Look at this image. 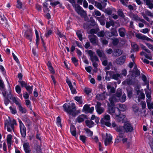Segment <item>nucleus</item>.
Wrapping results in <instances>:
<instances>
[{
    "label": "nucleus",
    "instance_id": "nucleus-59",
    "mask_svg": "<svg viewBox=\"0 0 153 153\" xmlns=\"http://www.w3.org/2000/svg\"><path fill=\"white\" fill-rule=\"evenodd\" d=\"M22 3L20 2L19 0H17V7L19 9L21 8L22 7Z\"/></svg>",
    "mask_w": 153,
    "mask_h": 153
},
{
    "label": "nucleus",
    "instance_id": "nucleus-56",
    "mask_svg": "<svg viewBox=\"0 0 153 153\" xmlns=\"http://www.w3.org/2000/svg\"><path fill=\"white\" fill-rule=\"evenodd\" d=\"M105 35L107 38H108L112 36L111 32H110L109 31H106L105 33Z\"/></svg>",
    "mask_w": 153,
    "mask_h": 153
},
{
    "label": "nucleus",
    "instance_id": "nucleus-34",
    "mask_svg": "<svg viewBox=\"0 0 153 153\" xmlns=\"http://www.w3.org/2000/svg\"><path fill=\"white\" fill-rule=\"evenodd\" d=\"M0 71L4 76L5 77L6 76L5 70L3 66L1 65H0Z\"/></svg>",
    "mask_w": 153,
    "mask_h": 153
},
{
    "label": "nucleus",
    "instance_id": "nucleus-55",
    "mask_svg": "<svg viewBox=\"0 0 153 153\" xmlns=\"http://www.w3.org/2000/svg\"><path fill=\"white\" fill-rule=\"evenodd\" d=\"M86 137L85 136L80 135L79 137L80 140L82 141L83 143H85Z\"/></svg>",
    "mask_w": 153,
    "mask_h": 153
},
{
    "label": "nucleus",
    "instance_id": "nucleus-15",
    "mask_svg": "<svg viewBox=\"0 0 153 153\" xmlns=\"http://www.w3.org/2000/svg\"><path fill=\"white\" fill-rule=\"evenodd\" d=\"M101 104L100 102H98L95 107L97 112L99 114H100L103 113L104 110V108L101 107Z\"/></svg>",
    "mask_w": 153,
    "mask_h": 153
},
{
    "label": "nucleus",
    "instance_id": "nucleus-50",
    "mask_svg": "<svg viewBox=\"0 0 153 153\" xmlns=\"http://www.w3.org/2000/svg\"><path fill=\"white\" fill-rule=\"evenodd\" d=\"M84 91L87 95H89L91 92V89L89 88H85Z\"/></svg>",
    "mask_w": 153,
    "mask_h": 153
},
{
    "label": "nucleus",
    "instance_id": "nucleus-10",
    "mask_svg": "<svg viewBox=\"0 0 153 153\" xmlns=\"http://www.w3.org/2000/svg\"><path fill=\"white\" fill-rule=\"evenodd\" d=\"M76 11L82 17H84L86 15V12L79 6L75 7H74Z\"/></svg>",
    "mask_w": 153,
    "mask_h": 153
},
{
    "label": "nucleus",
    "instance_id": "nucleus-57",
    "mask_svg": "<svg viewBox=\"0 0 153 153\" xmlns=\"http://www.w3.org/2000/svg\"><path fill=\"white\" fill-rule=\"evenodd\" d=\"M71 60L72 62L75 64V65L76 66L78 65L77 60L75 57H72L71 58Z\"/></svg>",
    "mask_w": 153,
    "mask_h": 153
},
{
    "label": "nucleus",
    "instance_id": "nucleus-45",
    "mask_svg": "<svg viewBox=\"0 0 153 153\" xmlns=\"http://www.w3.org/2000/svg\"><path fill=\"white\" fill-rule=\"evenodd\" d=\"M53 31L51 30H48L45 34L46 37H48L52 33Z\"/></svg>",
    "mask_w": 153,
    "mask_h": 153
},
{
    "label": "nucleus",
    "instance_id": "nucleus-2",
    "mask_svg": "<svg viewBox=\"0 0 153 153\" xmlns=\"http://www.w3.org/2000/svg\"><path fill=\"white\" fill-rule=\"evenodd\" d=\"M113 106L111 104L110 105L108 106V113L112 115L116 120L118 121H122V123L124 122V119L125 118V116L122 114H120V111L118 108L113 107L114 105Z\"/></svg>",
    "mask_w": 153,
    "mask_h": 153
},
{
    "label": "nucleus",
    "instance_id": "nucleus-60",
    "mask_svg": "<svg viewBox=\"0 0 153 153\" xmlns=\"http://www.w3.org/2000/svg\"><path fill=\"white\" fill-rule=\"evenodd\" d=\"M97 36L99 37H103L105 35V33L104 31H101L99 32H97Z\"/></svg>",
    "mask_w": 153,
    "mask_h": 153
},
{
    "label": "nucleus",
    "instance_id": "nucleus-23",
    "mask_svg": "<svg viewBox=\"0 0 153 153\" xmlns=\"http://www.w3.org/2000/svg\"><path fill=\"white\" fill-rule=\"evenodd\" d=\"M120 36L121 37H124L126 33V30L125 28L121 27L118 30Z\"/></svg>",
    "mask_w": 153,
    "mask_h": 153
},
{
    "label": "nucleus",
    "instance_id": "nucleus-32",
    "mask_svg": "<svg viewBox=\"0 0 153 153\" xmlns=\"http://www.w3.org/2000/svg\"><path fill=\"white\" fill-rule=\"evenodd\" d=\"M84 130L85 131L88 136L91 137L92 136L93 134V132L92 131H91L90 129L87 128H85Z\"/></svg>",
    "mask_w": 153,
    "mask_h": 153
},
{
    "label": "nucleus",
    "instance_id": "nucleus-28",
    "mask_svg": "<svg viewBox=\"0 0 153 153\" xmlns=\"http://www.w3.org/2000/svg\"><path fill=\"white\" fill-rule=\"evenodd\" d=\"M85 118V115L82 114L78 116L76 120L77 122L79 123L82 122Z\"/></svg>",
    "mask_w": 153,
    "mask_h": 153
},
{
    "label": "nucleus",
    "instance_id": "nucleus-63",
    "mask_svg": "<svg viewBox=\"0 0 153 153\" xmlns=\"http://www.w3.org/2000/svg\"><path fill=\"white\" fill-rule=\"evenodd\" d=\"M127 74V72L126 70L125 69H123L121 71V75L125 76H126Z\"/></svg>",
    "mask_w": 153,
    "mask_h": 153
},
{
    "label": "nucleus",
    "instance_id": "nucleus-1",
    "mask_svg": "<svg viewBox=\"0 0 153 153\" xmlns=\"http://www.w3.org/2000/svg\"><path fill=\"white\" fill-rule=\"evenodd\" d=\"M134 67V71L132 75L130 76L129 75H128V79H127L124 81L122 82V84L123 85H131L132 84V79H134L135 77L140 75V72L138 70L136 65L135 64L134 61L130 62L128 64V67L130 68H132L133 66Z\"/></svg>",
    "mask_w": 153,
    "mask_h": 153
},
{
    "label": "nucleus",
    "instance_id": "nucleus-17",
    "mask_svg": "<svg viewBox=\"0 0 153 153\" xmlns=\"http://www.w3.org/2000/svg\"><path fill=\"white\" fill-rule=\"evenodd\" d=\"M126 56H123L116 59V62L118 64H123L125 61Z\"/></svg>",
    "mask_w": 153,
    "mask_h": 153
},
{
    "label": "nucleus",
    "instance_id": "nucleus-6",
    "mask_svg": "<svg viewBox=\"0 0 153 153\" xmlns=\"http://www.w3.org/2000/svg\"><path fill=\"white\" fill-rule=\"evenodd\" d=\"M114 72L112 71H107L106 72V76L105 77V80L109 81L111 77L116 80H118L119 78H121L120 74H114Z\"/></svg>",
    "mask_w": 153,
    "mask_h": 153
},
{
    "label": "nucleus",
    "instance_id": "nucleus-8",
    "mask_svg": "<svg viewBox=\"0 0 153 153\" xmlns=\"http://www.w3.org/2000/svg\"><path fill=\"white\" fill-rule=\"evenodd\" d=\"M102 138L105 139L104 144L105 146H107L111 142L112 137L110 134L106 133L105 136L102 134Z\"/></svg>",
    "mask_w": 153,
    "mask_h": 153
},
{
    "label": "nucleus",
    "instance_id": "nucleus-20",
    "mask_svg": "<svg viewBox=\"0 0 153 153\" xmlns=\"http://www.w3.org/2000/svg\"><path fill=\"white\" fill-rule=\"evenodd\" d=\"M106 94L105 93L97 94L96 96V98L98 100H104L106 97Z\"/></svg>",
    "mask_w": 153,
    "mask_h": 153
},
{
    "label": "nucleus",
    "instance_id": "nucleus-31",
    "mask_svg": "<svg viewBox=\"0 0 153 153\" xmlns=\"http://www.w3.org/2000/svg\"><path fill=\"white\" fill-rule=\"evenodd\" d=\"M85 122L86 126L89 128H91L94 125V123L91 120H86Z\"/></svg>",
    "mask_w": 153,
    "mask_h": 153
},
{
    "label": "nucleus",
    "instance_id": "nucleus-30",
    "mask_svg": "<svg viewBox=\"0 0 153 153\" xmlns=\"http://www.w3.org/2000/svg\"><path fill=\"white\" fill-rule=\"evenodd\" d=\"M112 83H110L107 86L108 89H110V92L111 93H114L115 91V89L113 87H112Z\"/></svg>",
    "mask_w": 153,
    "mask_h": 153
},
{
    "label": "nucleus",
    "instance_id": "nucleus-22",
    "mask_svg": "<svg viewBox=\"0 0 153 153\" xmlns=\"http://www.w3.org/2000/svg\"><path fill=\"white\" fill-rule=\"evenodd\" d=\"M137 95H139L138 97V100L144 99L145 98V95L143 93V91H142L138 90L136 91Z\"/></svg>",
    "mask_w": 153,
    "mask_h": 153
},
{
    "label": "nucleus",
    "instance_id": "nucleus-4",
    "mask_svg": "<svg viewBox=\"0 0 153 153\" xmlns=\"http://www.w3.org/2000/svg\"><path fill=\"white\" fill-rule=\"evenodd\" d=\"M64 111L70 115L74 116L75 115V111L76 110V107L74 103L71 104L65 103L63 105Z\"/></svg>",
    "mask_w": 153,
    "mask_h": 153
},
{
    "label": "nucleus",
    "instance_id": "nucleus-41",
    "mask_svg": "<svg viewBox=\"0 0 153 153\" xmlns=\"http://www.w3.org/2000/svg\"><path fill=\"white\" fill-rule=\"evenodd\" d=\"M76 35L80 41L82 40V35L81 32L79 30L76 31Z\"/></svg>",
    "mask_w": 153,
    "mask_h": 153
},
{
    "label": "nucleus",
    "instance_id": "nucleus-29",
    "mask_svg": "<svg viewBox=\"0 0 153 153\" xmlns=\"http://www.w3.org/2000/svg\"><path fill=\"white\" fill-rule=\"evenodd\" d=\"M123 52L121 50L116 49L114 51L113 54L115 56H118L121 55Z\"/></svg>",
    "mask_w": 153,
    "mask_h": 153
},
{
    "label": "nucleus",
    "instance_id": "nucleus-5",
    "mask_svg": "<svg viewBox=\"0 0 153 153\" xmlns=\"http://www.w3.org/2000/svg\"><path fill=\"white\" fill-rule=\"evenodd\" d=\"M123 129L125 132H131L133 130V127L129 123H125L123 127L119 126V127H117L116 130L117 132H120L122 131Z\"/></svg>",
    "mask_w": 153,
    "mask_h": 153
},
{
    "label": "nucleus",
    "instance_id": "nucleus-24",
    "mask_svg": "<svg viewBox=\"0 0 153 153\" xmlns=\"http://www.w3.org/2000/svg\"><path fill=\"white\" fill-rule=\"evenodd\" d=\"M12 136L10 134H8L7 136V141L8 148H10L11 145Z\"/></svg>",
    "mask_w": 153,
    "mask_h": 153
},
{
    "label": "nucleus",
    "instance_id": "nucleus-11",
    "mask_svg": "<svg viewBox=\"0 0 153 153\" xmlns=\"http://www.w3.org/2000/svg\"><path fill=\"white\" fill-rule=\"evenodd\" d=\"M26 28V31L24 34V36L26 39L29 40L30 42L32 41V34L31 30L24 26Z\"/></svg>",
    "mask_w": 153,
    "mask_h": 153
},
{
    "label": "nucleus",
    "instance_id": "nucleus-54",
    "mask_svg": "<svg viewBox=\"0 0 153 153\" xmlns=\"http://www.w3.org/2000/svg\"><path fill=\"white\" fill-rule=\"evenodd\" d=\"M15 89L17 93L19 94L21 92V89L19 86L16 85L15 87Z\"/></svg>",
    "mask_w": 153,
    "mask_h": 153
},
{
    "label": "nucleus",
    "instance_id": "nucleus-64",
    "mask_svg": "<svg viewBox=\"0 0 153 153\" xmlns=\"http://www.w3.org/2000/svg\"><path fill=\"white\" fill-rule=\"evenodd\" d=\"M92 68L91 66H88L87 67H85V69L86 71L89 73H91V72Z\"/></svg>",
    "mask_w": 153,
    "mask_h": 153
},
{
    "label": "nucleus",
    "instance_id": "nucleus-7",
    "mask_svg": "<svg viewBox=\"0 0 153 153\" xmlns=\"http://www.w3.org/2000/svg\"><path fill=\"white\" fill-rule=\"evenodd\" d=\"M101 123L108 127H111V123H110V116L107 114L104 115L103 117L101 119Z\"/></svg>",
    "mask_w": 153,
    "mask_h": 153
},
{
    "label": "nucleus",
    "instance_id": "nucleus-49",
    "mask_svg": "<svg viewBox=\"0 0 153 153\" xmlns=\"http://www.w3.org/2000/svg\"><path fill=\"white\" fill-rule=\"evenodd\" d=\"M13 101L15 104L18 106V107L21 104L20 103V100L17 98H14Z\"/></svg>",
    "mask_w": 153,
    "mask_h": 153
},
{
    "label": "nucleus",
    "instance_id": "nucleus-58",
    "mask_svg": "<svg viewBox=\"0 0 153 153\" xmlns=\"http://www.w3.org/2000/svg\"><path fill=\"white\" fill-rule=\"evenodd\" d=\"M71 90V93L73 94H76L77 93V92L76 89L73 87V86H72L71 87H69Z\"/></svg>",
    "mask_w": 153,
    "mask_h": 153
},
{
    "label": "nucleus",
    "instance_id": "nucleus-14",
    "mask_svg": "<svg viewBox=\"0 0 153 153\" xmlns=\"http://www.w3.org/2000/svg\"><path fill=\"white\" fill-rule=\"evenodd\" d=\"M88 53L90 56V60L92 62H97L99 61L98 57L95 55L94 52L91 50H88Z\"/></svg>",
    "mask_w": 153,
    "mask_h": 153
},
{
    "label": "nucleus",
    "instance_id": "nucleus-27",
    "mask_svg": "<svg viewBox=\"0 0 153 153\" xmlns=\"http://www.w3.org/2000/svg\"><path fill=\"white\" fill-rule=\"evenodd\" d=\"M96 52L98 56L101 58L105 57V56L104 54L103 51L102 50H100V49H97Z\"/></svg>",
    "mask_w": 153,
    "mask_h": 153
},
{
    "label": "nucleus",
    "instance_id": "nucleus-39",
    "mask_svg": "<svg viewBox=\"0 0 153 153\" xmlns=\"http://www.w3.org/2000/svg\"><path fill=\"white\" fill-rule=\"evenodd\" d=\"M146 102L148 108L149 109H153V102H151L149 100H146Z\"/></svg>",
    "mask_w": 153,
    "mask_h": 153
},
{
    "label": "nucleus",
    "instance_id": "nucleus-9",
    "mask_svg": "<svg viewBox=\"0 0 153 153\" xmlns=\"http://www.w3.org/2000/svg\"><path fill=\"white\" fill-rule=\"evenodd\" d=\"M19 122V128L21 134L22 136L24 137L26 135V128L20 119H18Z\"/></svg>",
    "mask_w": 153,
    "mask_h": 153
},
{
    "label": "nucleus",
    "instance_id": "nucleus-36",
    "mask_svg": "<svg viewBox=\"0 0 153 153\" xmlns=\"http://www.w3.org/2000/svg\"><path fill=\"white\" fill-rule=\"evenodd\" d=\"M33 87V85L30 86L29 85H27L25 88L29 94H30L32 93Z\"/></svg>",
    "mask_w": 153,
    "mask_h": 153
},
{
    "label": "nucleus",
    "instance_id": "nucleus-40",
    "mask_svg": "<svg viewBox=\"0 0 153 153\" xmlns=\"http://www.w3.org/2000/svg\"><path fill=\"white\" fill-rule=\"evenodd\" d=\"M56 123L58 127H60L61 128L62 127L61 119L60 117L59 116L57 118Z\"/></svg>",
    "mask_w": 153,
    "mask_h": 153
},
{
    "label": "nucleus",
    "instance_id": "nucleus-18",
    "mask_svg": "<svg viewBox=\"0 0 153 153\" xmlns=\"http://www.w3.org/2000/svg\"><path fill=\"white\" fill-rule=\"evenodd\" d=\"M118 140L121 141H122L123 143L126 142L127 140V138L124 134H120L117 137Z\"/></svg>",
    "mask_w": 153,
    "mask_h": 153
},
{
    "label": "nucleus",
    "instance_id": "nucleus-42",
    "mask_svg": "<svg viewBox=\"0 0 153 153\" xmlns=\"http://www.w3.org/2000/svg\"><path fill=\"white\" fill-rule=\"evenodd\" d=\"M9 109L13 114H15L16 113V108L15 107L11 106L9 107Z\"/></svg>",
    "mask_w": 153,
    "mask_h": 153
},
{
    "label": "nucleus",
    "instance_id": "nucleus-12",
    "mask_svg": "<svg viewBox=\"0 0 153 153\" xmlns=\"http://www.w3.org/2000/svg\"><path fill=\"white\" fill-rule=\"evenodd\" d=\"M90 105L88 104H85L83 106L82 111H83L86 113H90L92 114L94 110V108L93 107H90Z\"/></svg>",
    "mask_w": 153,
    "mask_h": 153
},
{
    "label": "nucleus",
    "instance_id": "nucleus-62",
    "mask_svg": "<svg viewBox=\"0 0 153 153\" xmlns=\"http://www.w3.org/2000/svg\"><path fill=\"white\" fill-rule=\"evenodd\" d=\"M127 91L128 97L129 98H131L132 94V90L131 89L130 90H129L128 89H127Z\"/></svg>",
    "mask_w": 153,
    "mask_h": 153
},
{
    "label": "nucleus",
    "instance_id": "nucleus-51",
    "mask_svg": "<svg viewBox=\"0 0 153 153\" xmlns=\"http://www.w3.org/2000/svg\"><path fill=\"white\" fill-rule=\"evenodd\" d=\"M137 36L138 38L143 40H147V39L148 38L147 37L144 36H142L141 34H138Z\"/></svg>",
    "mask_w": 153,
    "mask_h": 153
},
{
    "label": "nucleus",
    "instance_id": "nucleus-47",
    "mask_svg": "<svg viewBox=\"0 0 153 153\" xmlns=\"http://www.w3.org/2000/svg\"><path fill=\"white\" fill-rule=\"evenodd\" d=\"M101 59L102 62V65L104 66L108 64V62L106 60L107 58L106 56H105V58H102Z\"/></svg>",
    "mask_w": 153,
    "mask_h": 153
},
{
    "label": "nucleus",
    "instance_id": "nucleus-26",
    "mask_svg": "<svg viewBox=\"0 0 153 153\" xmlns=\"http://www.w3.org/2000/svg\"><path fill=\"white\" fill-rule=\"evenodd\" d=\"M145 2L146 4L151 9L153 8V0H143Z\"/></svg>",
    "mask_w": 153,
    "mask_h": 153
},
{
    "label": "nucleus",
    "instance_id": "nucleus-61",
    "mask_svg": "<svg viewBox=\"0 0 153 153\" xmlns=\"http://www.w3.org/2000/svg\"><path fill=\"white\" fill-rule=\"evenodd\" d=\"M66 81L69 87L73 86L71 82L68 77H67L66 78Z\"/></svg>",
    "mask_w": 153,
    "mask_h": 153
},
{
    "label": "nucleus",
    "instance_id": "nucleus-35",
    "mask_svg": "<svg viewBox=\"0 0 153 153\" xmlns=\"http://www.w3.org/2000/svg\"><path fill=\"white\" fill-rule=\"evenodd\" d=\"M132 49L134 51H138V48L137 45L134 43H132L131 44Z\"/></svg>",
    "mask_w": 153,
    "mask_h": 153
},
{
    "label": "nucleus",
    "instance_id": "nucleus-3",
    "mask_svg": "<svg viewBox=\"0 0 153 153\" xmlns=\"http://www.w3.org/2000/svg\"><path fill=\"white\" fill-rule=\"evenodd\" d=\"M122 94V89L120 88L117 89L116 94L110 97L109 99L110 103L112 105H114V102H118L119 100L121 102H124L126 99V96L125 94H123L120 97Z\"/></svg>",
    "mask_w": 153,
    "mask_h": 153
},
{
    "label": "nucleus",
    "instance_id": "nucleus-53",
    "mask_svg": "<svg viewBox=\"0 0 153 153\" xmlns=\"http://www.w3.org/2000/svg\"><path fill=\"white\" fill-rule=\"evenodd\" d=\"M35 34L36 35V44H37L38 43V42H39V32L36 30H35Z\"/></svg>",
    "mask_w": 153,
    "mask_h": 153
},
{
    "label": "nucleus",
    "instance_id": "nucleus-38",
    "mask_svg": "<svg viewBox=\"0 0 153 153\" xmlns=\"http://www.w3.org/2000/svg\"><path fill=\"white\" fill-rule=\"evenodd\" d=\"M74 99L79 104H82V97L76 96L74 97Z\"/></svg>",
    "mask_w": 153,
    "mask_h": 153
},
{
    "label": "nucleus",
    "instance_id": "nucleus-44",
    "mask_svg": "<svg viewBox=\"0 0 153 153\" xmlns=\"http://www.w3.org/2000/svg\"><path fill=\"white\" fill-rule=\"evenodd\" d=\"M23 147L25 151L30 149V146L28 143H24L23 144Z\"/></svg>",
    "mask_w": 153,
    "mask_h": 153
},
{
    "label": "nucleus",
    "instance_id": "nucleus-43",
    "mask_svg": "<svg viewBox=\"0 0 153 153\" xmlns=\"http://www.w3.org/2000/svg\"><path fill=\"white\" fill-rule=\"evenodd\" d=\"M119 109L120 111H124L126 110V107L124 105L122 104H119Z\"/></svg>",
    "mask_w": 153,
    "mask_h": 153
},
{
    "label": "nucleus",
    "instance_id": "nucleus-13",
    "mask_svg": "<svg viewBox=\"0 0 153 153\" xmlns=\"http://www.w3.org/2000/svg\"><path fill=\"white\" fill-rule=\"evenodd\" d=\"M129 16L130 18L133 20L136 21L137 22H140L143 23L144 22L145 20L143 19H140L137 14L131 13L129 14Z\"/></svg>",
    "mask_w": 153,
    "mask_h": 153
},
{
    "label": "nucleus",
    "instance_id": "nucleus-46",
    "mask_svg": "<svg viewBox=\"0 0 153 153\" xmlns=\"http://www.w3.org/2000/svg\"><path fill=\"white\" fill-rule=\"evenodd\" d=\"M99 30V29L98 28L92 29L90 30V33L92 34H93L94 33L97 34Z\"/></svg>",
    "mask_w": 153,
    "mask_h": 153
},
{
    "label": "nucleus",
    "instance_id": "nucleus-37",
    "mask_svg": "<svg viewBox=\"0 0 153 153\" xmlns=\"http://www.w3.org/2000/svg\"><path fill=\"white\" fill-rule=\"evenodd\" d=\"M145 94L146 95L147 98H148L146 100H151V91L150 90H148V91L146 90Z\"/></svg>",
    "mask_w": 153,
    "mask_h": 153
},
{
    "label": "nucleus",
    "instance_id": "nucleus-16",
    "mask_svg": "<svg viewBox=\"0 0 153 153\" xmlns=\"http://www.w3.org/2000/svg\"><path fill=\"white\" fill-rule=\"evenodd\" d=\"M89 39L91 42L94 46L98 45V41L97 37L95 36H89Z\"/></svg>",
    "mask_w": 153,
    "mask_h": 153
},
{
    "label": "nucleus",
    "instance_id": "nucleus-52",
    "mask_svg": "<svg viewBox=\"0 0 153 153\" xmlns=\"http://www.w3.org/2000/svg\"><path fill=\"white\" fill-rule=\"evenodd\" d=\"M104 19V17L102 16L100 17L99 18L98 20L100 22V24L102 25H104L105 24V22L103 19Z\"/></svg>",
    "mask_w": 153,
    "mask_h": 153
},
{
    "label": "nucleus",
    "instance_id": "nucleus-25",
    "mask_svg": "<svg viewBox=\"0 0 153 153\" xmlns=\"http://www.w3.org/2000/svg\"><path fill=\"white\" fill-rule=\"evenodd\" d=\"M90 2H91L93 4H94L95 6L100 10H102L103 8L102 5L100 3L93 0H91Z\"/></svg>",
    "mask_w": 153,
    "mask_h": 153
},
{
    "label": "nucleus",
    "instance_id": "nucleus-33",
    "mask_svg": "<svg viewBox=\"0 0 153 153\" xmlns=\"http://www.w3.org/2000/svg\"><path fill=\"white\" fill-rule=\"evenodd\" d=\"M18 108L19 111L22 114H25L27 112L25 108L22 106L21 105H20V106L18 107Z\"/></svg>",
    "mask_w": 153,
    "mask_h": 153
},
{
    "label": "nucleus",
    "instance_id": "nucleus-19",
    "mask_svg": "<svg viewBox=\"0 0 153 153\" xmlns=\"http://www.w3.org/2000/svg\"><path fill=\"white\" fill-rule=\"evenodd\" d=\"M70 132L72 136L76 137V129L74 125H71L70 127Z\"/></svg>",
    "mask_w": 153,
    "mask_h": 153
},
{
    "label": "nucleus",
    "instance_id": "nucleus-48",
    "mask_svg": "<svg viewBox=\"0 0 153 153\" xmlns=\"http://www.w3.org/2000/svg\"><path fill=\"white\" fill-rule=\"evenodd\" d=\"M111 33L112 36H117L118 35L117 31L115 29H113L111 31Z\"/></svg>",
    "mask_w": 153,
    "mask_h": 153
},
{
    "label": "nucleus",
    "instance_id": "nucleus-21",
    "mask_svg": "<svg viewBox=\"0 0 153 153\" xmlns=\"http://www.w3.org/2000/svg\"><path fill=\"white\" fill-rule=\"evenodd\" d=\"M0 23L2 25H7V20L4 15L0 16Z\"/></svg>",
    "mask_w": 153,
    "mask_h": 153
}]
</instances>
